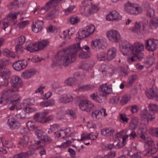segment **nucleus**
Masks as SVG:
<instances>
[{"mask_svg": "<svg viewBox=\"0 0 158 158\" xmlns=\"http://www.w3.org/2000/svg\"><path fill=\"white\" fill-rule=\"evenodd\" d=\"M119 46L120 49H143L144 48V46L141 43L137 42L132 45L127 41L122 42Z\"/></svg>", "mask_w": 158, "mask_h": 158, "instance_id": "5", "label": "nucleus"}, {"mask_svg": "<svg viewBox=\"0 0 158 158\" xmlns=\"http://www.w3.org/2000/svg\"><path fill=\"white\" fill-rule=\"evenodd\" d=\"M35 133L38 137L43 142H50L51 141V139L49 138L46 134L41 130H37L35 131Z\"/></svg>", "mask_w": 158, "mask_h": 158, "instance_id": "12", "label": "nucleus"}, {"mask_svg": "<svg viewBox=\"0 0 158 158\" xmlns=\"http://www.w3.org/2000/svg\"><path fill=\"white\" fill-rule=\"evenodd\" d=\"M10 82L13 88H15L18 90L19 87H21L22 85L21 79L17 76H13L11 79Z\"/></svg>", "mask_w": 158, "mask_h": 158, "instance_id": "11", "label": "nucleus"}, {"mask_svg": "<svg viewBox=\"0 0 158 158\" xmlns=\"http://www.w3.org/2000/svg\"><path fill=\"white\" fill-rule=\"evenodd\" d=\"M134 51L132 50H121V52L124 56H129L131 55L134 53Z\"/></svg>", "mask_w": 158, "mask_h": 158, "instance_id": "57", "label": "nucleus"}, {"mask_svg": "<svg viewBox=\"0 0 158 158\" xmlns=\"http://www.w3.org/2000/svg\"><path fill=\"white\" fill-rule=\"evenodd\" d=\"M69 114L70 116L72 118H76V115L74 111L71 110H65V114Z\"/></svg>", "mask_w": 158, "mask_h": 158, "instance_id": "56", "label": "nucleus"}, {"mask_svg": "<svg viewBox=\"0 0 158 158\" xmlns=\"http://www.w3.org/2000/svg\"><path fill=\"white\" fill-rule=\"evenodd\" d=\"M95 30V27L93 25H90L87 26L86 31L89 35L93 33Z\"/></svg>", "mask_w": 158, "mask_h": 158, "instance_id": "55", "label": "nucleus"}, {"mask_svg": "<svg viewBox=\"0 0 158 158\" xmlns=\"http://www.w3.org/2000/svg\"><path fill=\"white\" fill-rule=\"evenodd\" d=\"M80 42L77 43L70 45L69 46V49H89L88 46L84 44H80Z\"/></svg>", "mask_w": 158, "mask_h": 158, "instance_id": "17", "label": "nucleus"}, {"mask_svg": "<svg viewBox=\"0 0 158 158\" xmlns=\"http://www.w3.org/2000/svg\"><path fill=\"white\" fill-rule=\"evenodd\" d=\"M94 65V63L91 61H87L84 62L82 65V68L84 69L87 70L91 68Z\"/></svg>", "mask_w": 158, "mask_h": 158, "instance_id": "35", "label": "nucleus"}, {"mask_svg": "<svg viewBox=\"0 0 158 158\" xmlns=\"http://www.w3.org/2000/svg\"><path fill=\"white\" fill-rule=\"evenodd\" d=\"M135 55L134 53H133L131 55V57H128L127 60L129 62H132L136 61L137 60Z\"/></svg>", "mask_w": 158, "mask_h": 158, "instance_id": "59", "label": "nucleus"}, {"mask_svg": "<svg viewBox=\"0 0 158 158\" xmlns=\"http://www.w3.org/2000/svg\"><path fill=\"white\" fill-rule=\"evenodd\" d=\"M49 42L48 40H44L37 43L38 49H44L49 44Z\"/></svg>", "mask_w": 158, "mask_h": 158, "instance_id": "28", "label": "nucleus"}, {"mask_svg": "<svg viewBox=\"0 0 158 158\" xmlns=\"http://www.w3.org/2000/svg\"><path fill=\"white\" fill-rule=\"evenodd\" d=\"M75 8L74 6L69 7L67 9L65 10V13L66 15H68L73 13Z\"/></svg>", "mask_w": 158, "mask_h": 158, "instance_id": "63", "label": "nucleus"}, {"mask_svg": "<svg viewBox=\"0 0 158 158\" xmlns=\"http://www.w3.org/2000/svg\"><path fill=\"white\" fill-rule=\"evenodd\" d=\"M98 60L99 61H104L106 59V54L104 52L99 53L97 56Z\"/></svg>", "mask_w": 158, "mask_h": 158, "instance_id": "43", "label": "nucleus"}, {"mask_svg": "<svg viewBox=\"0 0 158 158\" xmlns=\"http://www.w3.org/2000/svg\"><path fill=\"white\" fill-rule=\"evenodd\" d=\"M25 40V38L23 36H21L17 38L15 42L16 45L15 49H22L23 48L22 45L24 44Z\"/></svg>", "mask_w": 158, "mask_h": 158, "instance_id": "15", "label": "nucleus"}, {"mask_svg": "<svg viewBox=\"0 0 158 158\" xmlns=\"http://www.w3.org/2000/svg\"><path fill=\"white\" fill-rule=\"evenodd\" d=\"M55 104L54 100L50 99L47 101H44L40 103V105L42 107L51 106L54 105Z\"/></svg>", "mask_w": 158, "mask_h": 158, "instance_id": "31", "label": "nucleus"}, {"mask_svg": "<svg viewBox=\"0 0 158 158\" xmlns=\"http://www.w3.org/2000/svg\"><path fill=\"white\" fill-rule=\"evenodd\" d=\"M26 0H14L9 5V8L11 9L13 8L14 6L16 7H22L26 2Z\"/></svg>", "mask_w": 158, "mask_h": 158, "instance_id": "18", "label": "nucleus"}, {"mask_svg": "<svg viewBox=\"0 0 158 158\" xmlns=\"http://www.w3.org/2000/svg\"><path fill=\"white\" fill-rule=\"evenodd\" d=\"M99 90L100 91L102 92L103 93L108 94L111 93L112 91V88L111 85H107L106 83L100 86Z\"/></svg>", "mask_w": 158, "mask_h": 158, "instance_id": "20", "label": "nucleus"}, {"mask_svg": "<svg viewBox=\"0 0 158 158\" xmlns=\"http://www.w3.org/2000/svg\"><path fill=\"white\" fill-rule=\"evenodd\" d=\"M27 126L29 130H33L35 129L34 123L31 121H29L27 122Z\"/></svg>", "mask_w": 158, "mask_h": 158, "instance_id": "61", "label": "nucleus"}, {"mask_svg": "<svg viewBox=\"0 0 158 158\" xmlns=\"http://www.w3.org/2000/svg\"><path fill=\"white\" fill-rule=\"evenodd\" d=\"M138 119L135 117L133 118L129 125V127L132 130L135 129L137 127L138 123Z\"/></svg>", "mask_w": 158, "mask_h": 158, "instance_id": "30", "label": "nucleus"}, {"mask_svg": "<svg viewBox=\"0 0 158 158\" xmlns=\"http://www.w3.org/2000/svg\"><path fill=\"white\" fill-rule=\"evenodd\" d=\"M55 2L51 0L46 4L44 9L47 11L51 8L56 6V2Z\"/></svg>", "mask_w": 158, "mask_h": 158, "instance_id": "36", "label": "nucleus"}, {"mask_svg": "<svg viewBox=\"0 0 158 158\" xmlns=\"http://www.w3.org/2000/svg\"><path fill=\"white\" fill-rule=\"evenodd\" d=\"M147 11L146 15L148 17L151 18L154 15L155 12L154 8H152Z\"/></svg>", "mask_w": 158, "mask_h": 158, "instance_id": "52", "label": "nucleus"}, {"mask_svg": "<svg viewBox=\"0 0 158 158\" xmlns=\"http://www.w3.org/2000/svg\"><path fill=\"white\" fill-rule=\"evenodd\" d=\"M76 83V79L73 77L69 78L65 81V83L69 86H72L75 84Z\"/></svg>", "mask_w": 158, "mask_h": 158, "instance_id": "40", "label": "nucleus"}, {"mask_svg": "<svg viewBox=\"0 0 158 158\" xmlns=\"http://www.w3.org/2000/svg\"><path fill=\"white\" fill-rule=\"evenodd\" d=\"M24 110L27 113H31L35 112L36 110L35 108H32L30 107H26L24 108Z\"/></svg>", "mask_w": 158, "mask_h": 158, "instance_id": "64", "label": "nucleus"}, {"mask_svg": "<svg viewBox=\"0 0 158 158\" xmlns=\"http://www.w3.org/2000/svg\"><path fill=\"white\" fill-rule=\"evenodd\" d=\"M116 50H108L106 53V59L111 60L114 58L116 55Z\"/></svg>", "mask_w": 158, "mask_h": 158, "instance_id": "33", "label": "nucleus"}, {"mask_svg": "<svg viewBox=\"0 0 158 158\" xmlns=\"http://www.w3.org/2000/svg\"><path fill=\"white\" fill-rule=\"evenodd\" d=\"M152 49H156L158 48V40L152 39Z\"/></svg>", "mask_w": 158, "mask_h": 158, "instance_id": "62", "label": "nucleus"}, {"mask_svg": "<svg viewBox=\"0 0 158 158\" xmlns=\"http://www.w3.org/2000/svg\"><path fill=\"white\" fill-rule=\"evenodd\" d=\"M10 74V71L8 70L6 71H3L0 74V76L2 77L5 78V79L8 78L9 77V75Z\"/></svg>", "mask_w": 158, "mask_h": 158, "instance_id": "53", "label": "nucleus"}, {"mask_svg": "<svg viewBox=\"0 0 158 158\" xmlns=\"http://www.w3.org/2000/svg\"><path fill=\"white\" fill-rule=\"evenodd\" d=\"M3 55L8 57H11L12 58H15V56L13 55V53L10 50H3Z\"/></svg>", "mask_w": 158, "mask_h": 158, "instance_id": "49", "label": "nucleus"}, {"mask_svg": "<svg viewBox=\"0 0 158 158\" xmlns=\"http://www.w3.org/2000/svg\"><path fill=\"white\" fill-rule=\"evenodd\" d=\"M152 39H149L145 42V48L146 49H152Z\"/></svg>", "mask_w": 158, "mask_h": 158, "instance_id": "46", "label": "nucleus"}, {"mask_svg": "<svg viewBox=\"0 0 158 158\" xmlns=\"http://www.w3.org/2000/svg\"><path fill=\"white\" fill-rule=\"evenodd\" d=\"M48 114V111L44 112L40 114L37 113L34 116V119L37 122H39L41 124L44 123V118Z\"/></svg>", "mask_w": 158, "mask_h": 158, "instance_id": "14", "label": "nucleus"}, {"mask_svg": "<svg viewBox=\"0 0 158 158\" xmlns=\"http://www.w3.org/2000/svg\"><path fill=\"white\" fill-rule=\"evenodd\" d=\"M36 72V70L35 69H30L23 72L22 76L23 78L27 79L34 75Z\"/></svg>", "mask_w": 158, "mask_h": 158, "instance_id": "16", "label": "nucleus"}, {"mask_svg": "<svg viewBox=\"0 0 158 158\" xmlns=\"http://www.w3.org/2000/svg\"><path fill=\"white\" fill-rule=\"evenodd\" d=\"M27 61L25 60H20L14 62L13 67L17 71H20L24 69L27 65Z\"/></svg>", "mask_w": 158, "mask_h": 158, "instance_id": "10", "label": "nucleus"}, {"mask_svg": "<svg viewBox=\"0 0 158 158\" xmlns=\"http://www.w3.org/2000/svg\"><path fill=\"white\" fill-rule=\"evenodd\" d=\"M130 96L129 95H125L122 98L120 101V103L122 105L126 104L130 99Z\"/></svg>", "mask_w": 158, "mask_h": 158, "instance_id": "44", "label": "nucleus"}, {"mask_svg": "<svg viewBox=\"0 0 158 158\" xmlns=\"http://www.w3.org/2000/svg\"><path fill=\"white\" fill-rule=\"evenodd\" d=\"M136 78V76L135 75L131 76L129 78V81L128 83V85L131 86L132 85Z\"/></svg>", "mask_w": 158, "mask_h": 158, "instance_id": "58", "label": "nucleus"}, {"mask_svg": "<svg viewBox=\"0 0 158 158\" xmlns=\"http://www.w3.org/2000/svg\"><path fill=\"white\" fill-rule=\"evenodd\" d=\"M148 139H146L145 140H143L148 146V150L146 155L148 156H150L157 152L158 149V144H157V145H155L153 140H149Z\"/></svg>", "mask_w": 158, "mask_h": 158, "instance_id": "6", "label": "nucleus"}, {"mask_svg": "<svg viewBox=\"0 0 158 158\" xmlns=\"http://www.w3.org/2000/svg\"><path fill=\"white\" fill-rule=\"evenodd\" d=\"M27 49H38V46L37 43L33 44L30 43L29 44H27L26 45Z\"/></svg>", "mask_w": 158, "mask_h": 158, "instance_id": "48", "label": "nucleus"}, {"mask_svg": "<svg viewBox=\"0 0 158 158\" xmlns=\"http://www.w3.org/2000/svg\"><path fill=\"white\" fill-rule=\"evenodd\" d=\"M57 133H58L59 137H61L62 138L70 136L71 134L70 132V128H68L63 130H60L59 132L57 131Z\"/></svg>", "mask_w": 158, "mask_h": 158, "instance_id": "23", "label": "nucleus"}, {"mask_svg": "<svg viewBox=\"0 0 158 158\" xmlns=\"http://www.w3.org/2000/svg\"><path fill=\"white\" fill-rule=\"evenodd\" d=\"M122 17L119 13L115 10L113 11L108 14L106 19L109 21H118L122 19Z\"/></svg>", "mask_w": 158, "mask_h": 158, "instance_id": "9", "label": "nucleus"}, {"mask_svg": "<svg viewBox=\"0 0 158 158\" xmlns=\"http://www.w3.org/2000/svg\"><path fill=\"white\" fill-rule=\"evenodd\" d=\"M140 115L142 118L147 119L148 122L149 120L152 121L155 118V116L154 114H151L149 112H147L146 111H144L141 113Z\"/></svg>", "mask_w": 158, "mask_h": 158, "instance_id": "21", "label": "nucleus"}, {"mask_svg": "<svg viewBox=\"0 0 158 158\" xmlns=\"http://www.w3.org/2000/svg\"><path fill=\"white\" fill-rule=\"evenodd\" d=\"M149 26L152 29H155L158 27V17H156L152 19L150 22Z\"/></svg>", "mask_w": 158, "mask_h": 158, "instance_id": "29", "label": "nucleus"}, {"mask_svg": "<svg viewBox=\"0 0 158 158\" xmlns=\"http://www.w3.org/2000/svg\"><path fill=\"white\" fill-rule=\"evenodd\" d=\"M19 90L15 88L11 89H6L3 90L2 92V95L4 96H7L9 94H12L14 92H18Z\"/></svg>", "mask_w": 158, "mask_h": 158, "instance_id": "27", "label": "nucleus"}, {"mask_svg": "<svg viewBox=\"0 0 158 158\" xmlns=\"http://www.w3.org/2000/svg\"><path fill=\"white\" fill-rule=\"evenodd\" d=\"M144 26L142 23H136L135 27L133 28V31L134 32L138 33L141 31L144 30Z\"/></svg>", "mask_w": 158, "mask_h": 158, "instance_id": "34", "label": "nucleus"}, {"mask_svg": "<svg viewBox=\"0 0 158 158\" xmlns=\"http://www.w3.org/2000/svg\"><path fill=\"white\" fill-rule=\"evenodd\" d=\"M139 130L140 131L141 135L140 136V138L141 139L143 140H145L146 139H150V138L146 137L144 135V134L146 133L147 131V127L146 126L144 123H141L139 125Z\"/></svg>", "mask_w": 158, "mask_h": 158, "instance_id": "19", "label": "nucleus"}, {"mask_svg": "<svg viewBox=\"0 0 158 158\" xmlns=\"http://www.w3.org/2000/svg\"><path fill=\"white\" fill-rule=\"evenodd\" d=\"M77 35L78 36L77 37L80 39L85 38L89 35L85 30H84L79 32L77 33Z\"/></svg>", "mask_w": 158, "mask_h": 158, "instance_id": "37", "label": "nucleus"}, {"mask_svg": "<svg viewBox=\"0 0 158 158\" xmlns=\"http://www.w3.org/2000/svg\"><path fill=\"white\" fill-rule=\"evenodd\" d=\"M132 51H134V53L135 54L137 59H139L143 58L144 55L142 53V50H132Z\"/></svg>", "mask_w": 158, "mask_h": 158, "instance_id": "47", "label": "nucleus"}, {"mask_svg": "<svg viewBox=\"0 0 158 158\" xmlns=\"http://www.w3.org/2000/svg\"><path fill=\"white\" fill-rule=\"evenodd\" d=\"M119 98L118 96H114L110 99V102L113 104H116L118 102Z\"/></svg>", "mask_w": 158, "mask_h": 158, "instance_id": "60", "label": "nucleus"}, {"mask_svg": "<svg viewBox=\"0 0 158 158\" xmlns=\"http://www.w3.org/2000/svg\"><path fill=\"white\" fill-rule=\"evenodd\" d=\"M20 96L18 94H14L11 97L10 102L13 104L19 103L20 101Z\"/></svg>", "mask_w": 158, "mask_h": 158, "instance_id": "38", "label": "nucleus"}, {"mask_svg": "<svg viewBox=\"0 0 158 158\" xmlns=\"http://www.w3.org/2000/svg\"><path fill=\"white\" fill-rule=\"evenodd\" d=\"M80 109L82 111L89 112L94 108V105L85 100H81L79 104Z\"/></svg>", "mask_w": 158, "mask_h": 158, "instance_id": "7", "label": "nucleus"}, {"mask_svg": "<svg viewBox=\"0 0 158 158\" xmlns=\"http://www.w3.org/2000/svg\"><path fill=\"white\" fill-rule=\"evenodd\" d=\"M56 11L53 10L51 12H49L47 15L46 18L48 20H51L55 17Z\"/></svg>", "mask_w": 158, "mask_h": 158, "instance_id": "51", "label": "nucleus"}, {"mask_svg": "<svg viewBox=\"0 0 158 158\" xmlns=\"http://www.w3.org/2000/svg\"><path fill=\"white\" fill-rule=\"evenodd\" d=\"M149 108L150 110L153 112H158V107L156 104H150Z\"/></svg>", "mask_w": 158, "mask_h": 158, "instance_id": "54", "label": "nucleus"}, {"mask_svg": "<svg viewBox=\"0 0 158 158\" xmlns=\"http://www.w3.org/2000/svg\"><path fill=\"white\" fill-rule=\"evenodd\" d=\"M77 55L79 59H84L90 57L92 53L90 50H61L56 57L57 61L66 66L73 62Z\"/></svg>", "mask_w": 158, "mask_h": 158, "instance_id": "1", "label": "nucleus"}, {"mask_svg": "<svg viewBox=\"0 0 158 158\" xmlns=\"http://www.w3.org/2000/svg\"><path fill=\"white\" fill-rule=\"evenodd\" d=\"M69 19L70 23L73 25L77 24L80 21L79 18L75 16H71Z\"/></svg>", "mask_w": 158, "mask_h": 158, "instance_id": "45", "label": "nucleus"}, {"mask_svg": "<svg viewBox=\"0 0 158 158\" xmlns=\"http://www.w3.org/2000/svg\"><path fill=\"white\" fill-rule=\"evenodd\" d=\"M73 100L72 96L69 94H64L61 96L60 101L62 103H66L72 101Z\"/></svg>", "mask_w": 158, "mask_h": 158, "instance_id": "25", "label": "nucleus"}, {"mask_svg": "<svg viewBox=\"0 0 158 158\" xmlns=\"http://www.w3.org/2000/svg\"><path fill=\"white\" fill-rule=\"evenodd\" d=\"M106 35L109 40L112 42H117L120 39L119 33L115 30L108 31L106 32Z\"/></svg>", "mask_w": 158, "mask_h": 158, "instance_id": "8", "label": "nucleus"}, {"mask_svg": "<svg viewBox=\"0 0 158 158\" xmlns=\"http://www.w3.org/2000/svg\"><path fill=\"white\" fill-rule=\"evenodd\" d=\"M29 23V21L27 20L20 22L18 25L20 28L22 29L28 25Z\"/></svg>", "mask_w": 158, "mask_h": 158, "instance_id": "50", "label": "nucleus"}, {"mask_svg": "<svg viewBox=\"0 0 158 158\" xmlns=\"http://www.w3.org/2000/svg\"><path fill=\"white\" fill-rule=\"evenodd\" d=\"M114 132V130L111 128H106L101 130L102 134L106 136L113 135Z\"/></svg>", "mask_w": 158, "mask_h": 158, "instance_id": "26", "label": "nucleus"}, {"mask_svg": "<svg viewBox=\"0 0 158 158\" xmlns=\"http://www.w3.org/2000/svg\"><path fill=\"white\" fill-rule=\"evenodd\" d=\"M29 152H21L15 155L13 158H28L29 157Z\"/></svg>", "mask_w": 158, "mask_h": 158, "instance_id": "41", "label": "nucleus"}, {"mask_svg": "<svg viewBox=\"0 0 158 158\" xmlns=\"http://www.w3.org/2000/svg\"><path fill=\"white\" fill-rule=\"evenodd\" d=\"M29 138L26 135H24L21 138V141L19 143V144L22 145L23 147H25L28 145Z\"/></svg>", "mask_w": 158, "mask_h": 158, "instance_id": "32", "label": "nucleus"}, {"mask_svg": "<svg viewBox=\"0 0 158 158\" xmlns=\"http://www.w3.org/2000/svg\"><path fill=\"white\" fill-rule=\"evenodd\" d=\"M147 97L149 99L153 98L155 96L154 90L152 89H149L146 91Z\"/></svg>", "mask_w": 158, "mask_h": 158, "instance_id": "42", "label": "nucleus"}, {"mask_svg": "<svg viewBox=\"0 0 158 158\" xmlns=\"http://www.w3.org/2000/svg\"><path fill=\"white\" fill-rule=\"evenodd\" d=\"M23 13L21 11L12 12L8 14L6 18L4 19L2 22L3 25V29L5 30L6 28L9 26L15 25L17 22V16L19 14L23 15Z\"/></svg>", "mask_w": 158, "mask_h": 158, "instance_id": "2", "label": "nucleus"}, {"mask_svg": "<svg viewBox=\"0 0 158 158\" xmlns=\"http://www.w3.org/2000/svg\"><path fill=\"white\" fill-rule=\"evenodd\" d=\"M102 113H103V115L104 116L107 115L106 114V110L104 108H102L100 110H96L93 112L92 115L93 117H95L96 118H99L102 115Z\"/></svg>", "mask_w": 158, "mask_h": 158, "instance_id": "22", "label": "nucleus"}, {"mask_svg": "<svg viewBox=\"0 0 158 158\" xmlns=\"http://www.w3.org/2000/svg\"><path fill=\"white\" fill-rule=\"evenodd\" d=\"M125 10L128 13L134 15L141 14L143 13L142 8L138 4L128 2L125 4Z\"/></svg>", "mask_w": 158, "mask_h": 158, "instance_id": "4", "label": "nucleus"}, {"mask_svg": "<svg viewBox=\"0 0 158 158\" xmlns=\"http://www.w3.org/2000/svg\"><path fill=\"white\" fill-rule=\"evenodd\" d=\"M82 7L80 11L82 14L84 15H91L96 10L97 7L93 5L90 0H86L82 2Z\"/></svg>", "mask_w": 158, "mask_h": 158, "instance_id": "3", "label": "nucleus"}, {"mask_svg": "<svg viewBox=\"0 0 158 158\" xmlns=\"http://www.w3.org/2000/svg\"><path fill=\"white\" fill-rule=\"evenodd\" d=\"M103 95H98V93H94L90 95V97L94 100L98 102H102L103 99Z\"/></svg>", "mask_w": 158, "mask_h": 158, "instance_id": "24", "label": "nucleus"}, {"mask_svg": "<svg viewBox=\"0 0 158 158\" xmlns=\"http://www.w3.org/2000/svg\"><path fill=\"white\" fill-rule=\"evenodd\" d=\"M91 47L92 49H104L106 48L103 44V43L101 40L96 39L92 41L91 43Z\"/></svg>", "mask_w": 158, "mask_h": 158, "instance_id": "13", "label": "nucleus"}, {"mask_svg": "<svg viewBox=\"0 0 158 158\" xmlns=\"http://www.w3.org/2000/svg\"><path fill=\"white\" fill-rule=\"evenodd\" d=\"M9 123H8L10 127L11 128L15 129L17 127L18 123L13 118H10L8 119Z\"/></svg>", "mask_w": 158, "mask_h": 158, "instance_id": "39", "label": "nucleus"}]
</instances>
